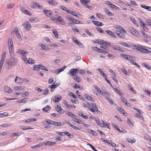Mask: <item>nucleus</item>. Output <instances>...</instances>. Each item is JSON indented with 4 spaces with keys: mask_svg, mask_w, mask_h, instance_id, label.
I'll list each match as a JSON object with an SVG mask.
<instances>
[{
    "mask_svg": "<svg viewBox=\"0 0 151 151\" xmlns=\"http://www.w3.org/2000/svg\"><path fill=\"white\" fill-rule=\"evenodd\" d=\"M17 62V60L16 58L11 57L6 62V66L7 67V69L9 70L14 67L16 65Z\"/></svg>",
    "mask_w": 151,
    "mask_h": 151,
    "instance_id": "obj_1",
    "label": "nucleus"
},
{
    "mask_svg": "<svg viewBox=\"0 0 151 151\" xmlns=\"http://www.w3.org/2000/svg\"><path fill=\"white\" fill-rule=\"evenodd\" d=\"M135 49L141 52L150 54L151 52V49L147 47L139 45L134 46Z\"/></svg>",
    "mask_w": 151,
    "mask_h": 151,
    "instance_id": "obj_2",
    "label": "nucleus"
},
{
    "mask_svg": "<svg viewBox=\"0 0 151 151\" xmlns=\"http://www.w3.org/2000/svg\"><path fill=\"white\" fill-rule=\"evenodd\" d=\"M121 55L125 59L128 61H130L131 62H130V63H132V62H133V59H134L132 56L128 55H125L123 54H121Z\"/></svg>",
    "mask_w": 151,
    "mask_h": 151,
    "instance_id": "obj_3",
    "label": "nucleus"
},
{
    "mask_svg": "<svg viewBox=\"0 0 151 151\" xmlns=\"http://www.w3.org/2000/svg\"><path fill=\"white\" fill-rule=\"evenodd\" d=\"M128 29L132 35L134 36L137 37L138 36V32L135 28L132 27H129Z\"/></svg>",
    "mask_w": 151,
    "mask_h": 151,
    "instance_id": "obj_4",
    "label": "nucleus"
},
{
    "mask_svg": "<svg viewBox=\"0 0 151 151\" xmlns=\"http://www.w3.org/2000/svg\"><path fill=\"white\" fill-rule=\"evenodd\" d=\"M6 55V53L4 52L3 53L0 62V72H1L2 66H3Z\"/></svg>",
    "mask_w": 151,
    "mask_h": 151,
    "instance_id": "obj_5",
    "label": "nucleus"
},
{
    "mask_svg": "<svg viewBox=\"0 0 151 151\" xmlns=\"http://www.w3.org/2000/svg\"><path fill=\"white\" fill-rule=\"evenodd\" d=\"M22 25L26 30H29L31 28V26L29 22H26L22 24Z\"/></svg>",
    "mask_w": 151,
    "mask_h": 151,
    "instance_id": "obj_6",
    "label": "nucleus"
},
{
    "mask_svg": "<svg viewBox=\"0 0 151 151\" xmlns=\"http://www.w3.org/2000/svg\"><path fill=\"white\" fill-rule=\"evenodd\" d=\"M90 1V0H81V3L87 8L90 9L91 7L89 6L88 3Z\"/></svg>",
    "mask_w": 151,
    "mask_h": 151,
    "instance_id": "obj_7",
    "label": "nucleus"
},
{
    "mask_svg": "<svg viewBox=\"0 0 151 151\" xmlns=\"http://www.w3.org/2000/svg\"><path fill=\"white\" fill-rule=\"evenodd\" d=\"M61 98L62 97L60 95H56L53 98V101L55 103L58 102L61 100Z\"/></svg>",
    "mask_w": 151,
    "mask_h": 151,
    "instance_id": "obj_8",
    "label": "nucleus"
},
{
    "mask_svg": "<svg viewBox=\"0 0 151 151\" xmlns=\"http://www.w3.org/2000/svg\"><path fill=\"white\" fill-rule=\"evenodd\" d=\"M55 107L56 110L59 113L61 114L63 113L64 111L61 108L60 105H58L56 106H55Z\"/></svg>",
    "mask_w": 151,
    "mask_h": 151,
    "instance_id": "obj_9",
    "label": "nucleus"
},
{
    "mask_svg": "<svg viewBox=\"0 0 151 151\" xmlns=\"http://www.w3.org/2000/svg\"><path fill=\"white\" fill-rule=\"evenodd\" d=\"M66 67H64L60 69H57L55 71V72L53 71V70H52V72H54V73H55L57 74H59L60 72L64 70H65V68Z\"/></svg>",
    "mask_w": 151,
    "mask_h": 151,
    "instance_id": "obj_10",
    "label": "nucleus"
},
{
    "mask_svg": "<svg viewBox=\"0 0 151 151\" xmlns=\"http://www.w3.org/2000/svg\"><path fill=\"white\" fill-rule=\"evenodd\" d=\"M56 144L55 142H51L50 141H47L43 143V145L45 146H52Z\"/></svg>",
    "mask_w": 151,
    "mask_h": 151,
    "instance_id": "obj_11",
    "label": "nucleus"
},
{
    "mask_svg": "<svg viewBox=\"0 0 151 151\" xmlns=\"http://www.w3.org/2000/svg\"><path fill=\"white\" fill-rule=\"evenodd\" d=\"M141 112H138V113H135V116L139 119H141L143 120L144 118L141 113Z\"/></svg>",
    "mask_w": 151,
    "mask_h": 151,
    "instance_id": "obj_12",
    "label": "nucleus"
},
{
    "mask_svg": "<svg viewBox=\"0 0 151 151\" xmlns=\"http://www.w3.org/2000/svg\"><path fill=\"white\" fill-rule=\"evenodd\" d=\"M14 81L16 83L20 84L22 81V79L19 77L17 76L15 78Z\"/></svg>",
    "mask_w": 151,
    "mask_h": 151,
    "instance_id": "obj_13",
    "label": "nucleus"
},
{
    "mask_svg": "<svg viewBox=\"0 0 151 151\" xmlns=\"http://www.w3.org/2000/svg\"><path fill=\"white\" fill-rule=\"evenodd\" d=\"M105 32L111 36V37H113L114 38H116V36L115 35L113 32H111L110 30H106Z\"/></svg>",
    "mask_w": 151,
    "mask_h": 151,
    "instance_id": "obj_14",
    "label": "nucleus"
},
{
    "mask_svg": "<svg viewBox=\"0 0 151 151\" xmlns=\"http://www.w3.org/2000/svg\"><path fill=\"white\" fill-rule=\"evenodd\" d=\"M47 1L50 4L53 6H56L58 3L56 1L53 0H47Z\"/></svg>",
    "mask_w": 151,
    "mask_h": 151,
    "instance_id": "obj_15",
    "label": "nucleus"
},
{
    "mask_svg": "<svg viewBox=\"0 0 151 151\" xmlns=\"http://www.w3.org/2000/svg\"><path fill=\"white\" fill-rule=\"evenodd\" d=\"M92 22L94 24L100 27L103 25V24L102 23L99 22L92 21Z\"/></svg>",
    "mask_w": 151,
    "mask_h": 151,
    "instance_id": "obj_16",
    "label": "nucleus"
},
{
    "mask_svg": "<svg viewBox=\"0 0 151 151\" xmlns=\"http://www.w3.org/2000/svg\"><path fill=\"white\" fill-rule=\"evenodd\" d=\"M21 9L22 12L24 14L29 15H31V13L29 11L25 9L24 8L22 7Z\"/></svg>",
    "mask_w": 151,
    "mask_h": 151,
    "instance_id": "obj_17",
    "label": "nucleus"
},
{
    "mask_svg": "<svg viewBox=\"0 0 151 151\" xmlns=\"http://www.w3.org/2000/svg\"><path fill=\"white\" fill-rule=\"evenodd\" d=\"M9 47H14L13 42L12 39H9L8 41Z\"/></svg>",
    "mask_w": 151,
    "mask_h": 151,
    "instance_id": "obj_18",
    "label": "nucleus"
},
{
    "mask_svg": "<svg viewBox=\"0 0 151 151\" xmlns=\"http://www.w3.org/2000/svg\"><path fill=\"white\" fill-rule=\"evenodd\" d=\"M43 12L48 17L52 14V12L51 11L47 9H44L43 10Z\"/></svg>",
    "mask_w": 151,
    "mask_h": 151,
    "instance_id": "obj_19",
    "label": "nucleus"
},
{
    "mask_svg": "<svg viewBox=\"0 0 151 151\" xmlns=\"http://www.w3.org/2000/svg\"><path fill=\"white\" fill-rule=\"evenodd\" d=\"M121 100L123 103H125L126 105L128 106H130V104L129 103H127V100L123 97H122L121 98Z\"/></svg>",
    "mask_w": 151,
    "mask_h": 151,
    "instance_id": "obj_20",
    "label": "nucleus"
},
{
    "mask_svg": "<svg viewBox=\"0 0 151 151\" xmlns=\"http://www.w3.org/2000/svg\"><path fill=\"white\" fill-rule=\"evenodd\" d=\"M73 77L76 81L78 83H79L81 82L80 78L77 75H75V76Z\"/></svg>",
    "mask_w": 151,
    "mask_h": 151,
    "instance_id": "obj_21",
    "label": "nucleus"
},
{
    "mask_svg": "<svg viewBox=\"0 0 151 151\" xmlns=\"http://www.w3.org/2000/svg\"><path fill=\"white\" fill-rule=\"evenodd\" d=\"M84 96L85 98L88 100H90L92 101H94V98L88 94H85Z\"/></svg>",
    "mask_w": 151,
    "mask_h": 151,
    "instance_id": "obj_22",
    "label": "nucleus"
},
{
    "mask_svg": "<svg viewBox=\"0 0 151 151\" xmlns=\"http://www.w3.org/2000/svg\"><path fill=\"white\" fill-rule=\"evenodd\" d=\"M73 41L75 42L78 45L80 46H83L82 44L77 40L76 37H73Z\"/></svg>",
    "mask_w": 151,
    "mask_h": 151,
    "instance_id": "obj_23",
    "label": "nucleus"
},
{
    "mask_svg": "<svg viewBox=\"0 0 151 151\" xmlns=\"http://www.w3.org/2000/svg\"><path fill=\"white\" fill-rule=\"evenodd\" d=\"M97 42L99 44H100V45L105 44L106 45H108V44L109 45V44L107 42H106L102 40H98L97 41Z\"/></svg>",
    "mask_w": 151,
    "mask_h": 151,
    "instance_id": "obj_24",
    "label": "nucleus"
},
{
    "mask_svg": "<svg viewBox=\"0 0 151 151\" xmlns=\"http://www.w3.org/2000/svg\"><path fill=\"white\" fill-rule=\"evenodd\" d=\"M87 131L88 133L93 134L94 136H96L97 135V134L96 132L91 129H88Z\"/></svg>",
    "mask_w": 151,
    "mask_h": 151,
    "instance_id": "obj_25",
    "label": "nucleus"
},
{
    "mask_svg": "<svg viewBox=\"0 0 151 151\" xmlns=\"http://www.w3.org/2000/svg\"><path fill=\"white\" fill-rule=\"evenodd\" d=\"M113 90L114 91L118 93L120 96L124 95L123 93L121 92L119 90L117 89L116 88H113Z\"/></svg>",
    "mask_w": 151,
    "mask_h": 151,
    "instance_id": "obj_26",
    "label": "nucleus"
},
{
    "mask_svg": "<svg viewBox=\"0 0 151 151\" xmlns=\"http://www.w3.org/2000/svg\"><path fill=\"white\" fill-rule=\"evenodd\" d=\"M116 109L117 110L119 111V112H121L122 114H123V115H124V114L125 113V112L124 110V109H122V108L119 106H117Z\"/></svg>",
    "mask_w": 151,
    "mask_h": 151,
    "instance_id": "obj_27",
    "label": "nucleus"
},
{
    "mask_svg": "<svg viewBox=\"0 0 151 151\" xmlns=\"http://www.w3.org/2000/svg\"><path fill=\"white\" fill-rule=\"evenodd\" d=\"M5 91L8 93H10L12 92V90L11 88L8 86H6L4 88Z\"/></svg>",
    "mask_w": 151,
    "mask_h": 151,
    "instance_id": "obj_28",
    "label": "nucleus"
},
{
    "mask_svg": "<svg viewBox=\"0 0 151 151\" xmlns=\"http://www.w3.org/2000/svg\"><path fill=\"white\" fill-rule=\"evenodd\" d=\"M106 3L112 9H115V7H116V6L115 5L111 3L110 1H107Z\"/></svg>",
    "mask_w": 151,
    "mask_h": 151,
    "instance_id": "obj_29",
    "label": "nucleus"
},
{
    "mask_svg": "<svg viewBox=\"0 0 151 151\" xmlns=\"http://www.w3.org/2000/svg\"><path fill=\"white\" fill-rule=\"evenodd\" d=\"M18 29L17 28H15L14 29V32L16 35L18 39H19L21 38V37L20 34L18 32Z\"/></svg>",
    "mask_w": 151,
    "mask_h": 151,
    "instance_id": "obj_30",
    "label": "nucleus"
},
{
    "mask_svg": "<svg viewBox=\"0 0 151 151\" xmlns=\"http://www.w3.org/2000/svg\"><path fill=\"white\" fill-rule=\"evenodd\" d=\"M72 86L73 87V88L75 89L77 88H80L81 89H82L83 88L82 87L79 86V85H77L76 83H73L72 84Z\"/></svg>",
    "mask_w": 151,
    "mask_h": 151,
    "instance_id": "obj_31",
    "label": "nucleus"
},
{
    "mask_svg": "<svg viewBox=\"0 0 151 151\" xmlns=\"http://www.w3.org/2000/svg\"><path fill=\"white\" fill-rule=\"evenodd\" d=\"M69 74L72 76L73 77L75 75H76V73H77V72H75L74 70H73V69H72L70 70L69 71Z\"/></svg>",
    "mask_w": 151,
    "mask_h": 151,
    "instance_id": "obj_32",
    "label": "nucleus"
},
{
    "mask_svg": "<svg viewBox=\"0 0 151 151\" xmlns=\"http://www.w3.org/2000/svg\"><path fill=\"white\" fill-rule=\"evenodd\" d=\"M37 121V119H35L30 118L27 119L25 121L26 123H29L32 122H35Z\"/></svg>",
    "mask_w": 151,
    "mask_h": 151,
    "instance_id": "obj_33",
    "label": "nucleus"
},
{
    "mask_svg": "<svg viewBox=\"0 0 151 151\" xmlns=\"http://www.w3.org/2000/svg\"><path fill=\"white\" fill-rule=\"evenodd\" d=\"M53 125L55 126H61L63 125V122H57L54 121Z\"/></svg>",
    "mask_w": 151,
    "mask_h": 151,
    "instance_id": "obj_34",
    "label": "nucleus"
},
{
    "mask_svg": "<svg viewBox=\"0 0 151 151\" xmlns=\"http://www.w3.org/2000/svg\"><path fill=\"white\" fill-rule=\"evenodd\" d=\"M43 145V143L41 142L40 144L36 145L34 146H31V148H35L37 147H40L41 146Z\"/></svg>",
    "mask_w": 151,
    "mask_h": 151,
    "instance_id": "obj_35",
    "label": "nucleus"
},
{
    "mask_svg": "<svg viewBox=\"0 0 151 151\" xmlns=\"http://www.w3.org/2000/svg\"><path fill=\"white\" fill-rule=\"evenodd\" d=\"M9 49L10 56L12 57L13 55V52L14 51V47H9Z\"/></svg>",
    "mask_w": 151,
    "mask_h": 151,
    "instance_id": "obj_36",
    "label": "nucleus"
},
{
    "mask_svg": "<svg viewBox=\"0 0 151 151\" xmlns=\"http://www.w3.org/2000/svg\"><path fill=\"white\" fill-rule=\"evenodd\" d=\"M18 52L20 54H22L23 56L24 55V54H28V52L27 51L22 50L20 49H19L18 51Z\"/></svg>",
    "mask_w": 151,
    "mask_h": 151,
    "instance_id": "obj_37",
    "label": "nucleus"
},
{
    "mask_svg": "<svg viewBox=\"0 0 151 151\" xmlns=\"http://www.w3.org/2000/svg\"><path fill=\"white\" fill-rule=\"evenodd\" d=\"M104 9L105 12L109 16H112L114 15L113 13L110 12L107 9L105 8Z\"/></svg>",
    "mask_w": 151,
    "mask_h": 151,
    "instance_id": "obj_38",
    "label": "nucleus"
},
{
    "mask_svg": "<svg viewBox=\"0 0 151 151\" xmlns=\"http://www.w3.org/2000/svg\"><path fill=\"white\" fill-rule=\"evenodd\" d=\"M118 36L120 38L122 39H124L125 37V35L121 32H119V33H118Z\"/></svg>",
    "mask_w": 151,
    "mask_h": 151,
    "instance_id": "obj_39",
    "label": "nucleus"
},
{
    "mask_svg": "<svg viewBox=\"0 0 151 151\" xmlns=\"http://www.w3.org/2000/svg\"><path fill=\"white\" fill-rule=\"evenodd\" d=\"M46 123H47L48 124L53 125L54 121L51 120L47 119L45 120Z\"/></svg>",
    "mask_w": 151,
    "mask_h": 151,
    "instance_id": "obj_40",
    "label": "nucleus"
},
{
    "mask_svg": "<svg viewBox=\"0 0 151 151\" xmlns=\"http://www.w3.org/2000/svg\"><path fill=\"white\" fill-rule=\"evenodd\" d=\"M71 127L73 129L75 130H79L81 129V127L79 126H78L77 127H76V126L72 125V126Z\"/></svg>",
    "mask_w": 151,
    "mask_h": 151,
    "instance_id": "obj_41",
    "label": "nucleus"
},
{
    "mask_svg": "<svg viewBox=\"0 0 151 151\" xmlns=\"http://www.w3.org/2000/svg\"><path fill=\"white\" fill-rule=\"evenodd\" d=\"M51 109L50 107L48 105H47L45 108L43 109L42 110L43 111L47 112L48 110Z\"/></svg>",
    "mask_w": 151,
    "mask_h": 151,
    "instance_id": "obj_42",
    "label": "nucleus"
},
{
    "mask_svg": "<svg viewBox=\"0 0 151 151\" xmlns=\"http://www.w3.org/2000/svg\"><path fill=\"white\" fill-rule=\"evenodd\" d=\"M73 121L75 122H76L77 123L79 124H81L83 123V122L82 121L77 118H74V119H73Z\"/></svg>",
    "mask_w": 151,
    "mask_h": 151,
    "instance_id": "obj_43",
    "label": "nucleus"
},
{
    "mask_svg": "<svg viewBox=\"0 0 151 151\" xmlns=\"http://www.w3.org/2000/svg\"><path fill=\"white\" fill-rule=\"evenodd\" d=\"M33 4L35 7H38L39 9H41L42 8V6L37 3L34 2L33 3Z\"/></svg>",
    "mask_w": 151,
    "mask_h": 151,
    "instance_id": "obj_44",
    "label": "nucleus"
},
{
    "mask_svg": "<svg viewBox=\"0 0 151 151\" xmlns=\"http://www.w3.org/2000/svg\"><path fill=\"white\" fill-rule=\"evenodd\" d=\"M130 19L132 22L137 27H138V24H137L135 19L133 18H130Z\"/></svg>",
    "mask_w": 151,
    "mask_h": 151,
    "instance_id": "obj_45",
    "label": "nucleus"
},
{
    "mask_svg": "<svg viewBox=\"0 0 151 151\" xmlns=\"http://www.w3.org/2000/svg\"><path fill=\"white\" fill-rule=\"evenodd\" d=\"M27 62L29 64H32L34 63L35 61L32 58H29V59L27 60Z\"/></svg>",
    "mask_w": 151,
    "mask_h": 151,
    "instance_id": "obj_46",
    "label": "nucleus"
},
{
    "mask_svg": "<svg viewBox=\"0 0 151 151\" xmlns=\"http://www.w3.org/2000/svg\"><path fill=\"white\" fill-rule=\"evenodd\" d=\"M10 126V124L6 123L2 124L1 126L4 127H8Z\"/></svg>",
    "mask_w": 151,
    "mask_h": 151,
    "instance_id": "obj_47",
    "label": "nucleus"
},
{
    "mask_svg": "<svg viewBox=\"0 0 151 151\" xmlns=\"http://www.w3.org/2000/svg\"><path fill=\"white\" fill-rule=\"evenodd\" d=\"M8 114L6 112H4L3 113L0 114V117H2L3 116H7Z\"/></svg>",
    "mask_w": 151,
    "mask_h": 151,
    "instance_id": "obj_48",
    "label": "nucleus"
},
{
    "mask_svg": "<svg viewBox=\"0 0 151 151\" xmlns=\"http://www.w3.org/2000/svg\"><path fill=\"white\" fill-rule=\"evenodd\" d=\"M65 135H67V136L70 138H72L73 136L72 134H70L68 132H65Z\"/></svg>",
    "mask_w": 151,
    "mask_h": 151,
    "instance_id": "obj_49",
    "label": "nucleus"
},
{
    "mask_svg": "<svg viewBox=\"0 0 151 151\" xmlns=\"http://www.w3.org/2000/svg\"><path fill=\"white\" fill-rule=\"evenodd\" d=\"M101 139L102 141L106 142L108 144H110V142L108 140H106V139L104 138H101Z\"/></svg>",
    "mask_w": 151,
    "mask_h": 151,
    "instance_id": "obj_50",
    "label": "nucleus"
},
{
    "mask_svg": "<svg viewBox=\"0 0 151 151\" xmlns=\"http://www.w3.org/2000/svg\"><path fill=\"white\" fill-rule=\"evenodd\" d=\"M72 28L74 32H78L79 31V29L77 28L76 27V26L72 27Z\"/></svg>",
    "mask_w": 151,
    "mask_h": 151,
    "instance_id": "obj_51",
    "label": "nucleus"
},
{
    "mask_svg": "<svg viewBox=\"0 0 151 151\" xmlns=\"http://www.w3.org/2000/svg\"><path fill=\"white\" fill-rule=\"evenodd\" d=\"M96 123L99 125L100 127H102L103 125V123H101L100 122L99 120H95Z\"/></svg>",
    "mask_w": 151,
    "mask_h": 151,
    "instance_id": "obj_52",
    "label": "nucleus"
},
{
    "mask_svg": "<svg viewBox=\"0 0 151 151\" xmlns=\"http://www.w3.org/2000/svg\"><path fill=\"white\" fill-rule=\"evenodd\" d=\"M40 69H41L42 70H44L45 71H48V69L45 67L43 65L41 64L40 65Z\"/></svg>",
    "mask_w": 151,
    "mask_h": 151,
    "instance_id": "obj_53",
    "label": "nucleus"
},
{
    "mask_svg": "<svg viewBox=\"0 0 151 151\" xmlns=\"http://www.w3.org/2000/svg\"><path fill=\"white\" fill-rule=\"evenodd\" d=\"M97 52H101V53H107V52L106 50L101 49L100 48H99V49L97 50Z\"/></svg>",
    "mask_w": 151,
    "mask_h": 151,
    "instance_id": "obj_54",
    "label": "nucleus"
},
{
    "mask_svg": "<svg viewBox=\"0 0 151 151\" xmlns=\"http://www.w3.org/2000/svg\"><path fill=\"white\" fill-rule=\"evenodd\" d=\"M70 95L73 98L76 99L77 98L76 96L72 92H70L69 93Z\"/></svg>",
    "mask_w": 151,
    "mask_h": 151,
    "instance_id": "obj_55",
    "label": "nucleus"
},
{
    "mask_svg": "<svg viewBox=\"0 0 151 151\" xmlns=\"http://www.w3.org/2000/svg\"><path fill=\"white\" fill-rule=\"evenodd\" d=\"M127 140L130 143H133L135 142L136 139H127Z\"/></svg>",
    "mask_w": 151,
    "mask_h": 151,
    "instance_id": "obj_56",
    "label": "nucleus"
},
{
    "mask_svg": "<svg viewBox=\"0 0 151 151\" xmlns=\"http://www.w3.org/2000/svg\"><path fill=\"white\" fill-rule=\"evenodd\" d=\"M36 19H37L35 18H30L29 19V20L31 22L34 23L37 22V21H36Z\"/></svg>",
    "mask_w": 151,
    "mask_h": 151,
    "instance_id": "obj_57",
    "label": "nucleus"
},
{
    "mask_svg": "<svg viewBox=\"0 0 151 151\" xmlns=\"http://www.w3.org/2000/svg\"><path fill=\"white\" fill-rule=\"evenodd\" d=\"M24 88L22 86H17L15 87V90L16 91H18L19 90L23 89Z\"/></svg>",
    "mask_w": 151,
    "mask_h": 151,
    "instance_id": "obj_58",
    "label": "nucleus"
},
{
    "mask_svg": "<svg viewBox=\"0 0 151 151\" xmlns=\"http://www.w3.org/2000/svg\"><path fill=\"white\" fill-rule=\"evenodd\" d=\"M107 57L109 58H110L111 60L114 59L115 57V56L114 55L110 54H109L107 55Z\"/></svg>",
    "mask_w": 151,
    "mask_h": 151,
    "instance_id": "obj_59",
    "label": "nucleus"
},
{
    "mask_svg": "<svg viewBox=\"0 0 151 151\" xmlns=\"http://www.w3.org/2000/svg\"><path fill=\"white\" fill-rule=\"evenodd\" d=\"M66 19H68L69 21L73 22L74 21V19L69 16H67L66 17Z\"/></svg>",
    "mask_w": 151,
    "mask_h": 151,
    "instance_id": "obj_60",
    "label": "nucleus"
},
{
    "mask_svg": "<svg viewBox=\"0 0 151 151\" xmlns=\"http://www.w3.org/2000/svg\"><path fill=\"white\" fill-rule=\"evenodd\" d=\"M121 45H123V46L125 47H127L128 48L130 47V46L129 45H128V44H127L126 43L124 42H122V43Z\"/></svg>",
    "mask_w": 151,
    "mask_h": 151,
    "instance_id": "obj_61",
    "label": "nucleus"
},
{
    "mask_svg": "<svg viewBox=\"0 0 151 151\" xmlns=\"http://www.w3.org/2000/svg\"><path fill=\"white\" fill-rule=\"evenodd\" d=\"M56 133L59 135H60V136H64L65 135V132H59L57 131Z\"/></svg>",
    "mask_w": 151,
    "mask_h": 151,
    "instance_id": "obj_62",
    "label": "nucleus"
},
{
    "mask_svg": "<svg viewBox=\"0 0 151 151\" xmlns=\"http://www.w3.org/2000/svg\"><path fill=\"white\" fill-rule=\"evenodd\" d=\"M143 65L147 69H148L150 70H151V69L150 68V67L149 65H147V64H146L145 63H143Z\"/></svg>",
    "mask_w": 151,
    "mask_h": 151,
    "instance_id": "obj_63",
    "label": "nucleus"
},
{
    "mask_svg": "<svg viewBox=\"0 0 151 151\" xmlns=\"http://www.w3.org/2000/svg\"><path fill=\"white\" fill-rule=\"evenodd\" d=\"M40 65H37L34 66V70H38L39 69H40Z\"/></svg>",
    "mask_w": 151,
    "mask_h": 151,
    "instance_id": "obj_64",
    "label": "nucleus"
}]
</instances>
